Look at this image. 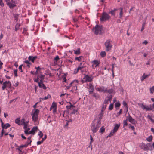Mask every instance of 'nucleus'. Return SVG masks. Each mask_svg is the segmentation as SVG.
Returning a JSON list of instances; mask_svg holds the SVG:
<instances>
[{
  "label": "nucleus",
  "mask_w": 154,
  "mask_h": 154,
  "mask_svg": "<svg viewBox=\"0 0 154 154\" xmlns=\"http://www.w3.org/2000/svg\"><path fill=\"white\" fill-rule=\"evenodd\" d=\"M97 90L99 91H101V92H102L103 91H104L106 92L107 91V90H104V88L103 87V88L100 87V88H97Z\"/></svg>",
  "instance_id": "19"
},
{
  "label": "nucleus",
  "mask_w": 154,
  "mask_h": 154,
  "mask_svg": "<svg viewBox=\"0 0 154 154\" xmlns=\"http://www.w3.org/2000/svg\"><path fill=\"white\" fill-rule=\"evenodd\" d=\"M122 8H121V11H120V13H119V16H120L119 18H121V17L122 16V15L123 14V12L122 11Z\"/></svg>",
  "instance_id": "44"
},
{
  "label": "nucleus",
  "mask_w": 154,
  "mask_h": 154,
  "mask_svg": "<svg viewBox=\"0 0 154 154\" xmlns=\"http://www.w3.org/2000/svg\"><path fill=\"white\" fill-rule=\"evenodd\" d=\"M44 75H41L40 76V79H44Z\"/></svg>",
  "instance_id": "60"
},
{
  "label": "nucleus",
  "mask_w": 154,
  "mask_h": 154,
  "mask_svg": "<svg viewBox=\"0 0 154 154\" xmlns=\"http://www.w3.org/2000/svg\"><path fill=\"white\" fill-rule=\"evenodd\" d=\"M112 42L110 39L107 40L105 42L104 45L107 51H109L111 50L112 46Z\"/></svg>",
  "instance_id": "4"
},
{
  "label": "nucleus",
  "mask_w": 154,
  "mask_h": 154,
  "mask_svg": "<svg viewBox=\"0 0 154 154\" xmlns=\"http://www.w3.org/2000/svg\"><path fill=\"white\" fill-rule=\"evenodd\" d=\"M129 128H131L132 130L134 131L135 130V128L132 126L131 124H129Z\"/></svg>",
  "instance_id": "41"
},
{
  "label": "nucleus",
  "mask_w": 154,
  "mask_h": 154,
  "mask_svg": "<svg viewBox=\"0 0 154 154\" xmlns=\"http://www.w3.org/2000/svg\"><path fill=\"white\" fill-rule=\"evenodd\" d=\"M101 122L100 120L98 121L96 123H94L93 122L91 125V129L93 133H96L98 129L100 126Z\"/></svg>",
  "instance_id": "2"
},
{
  "label": "nucleus",
  "mask_w": 154,
  "mask_h": 154,
  "mask_svg": "<svg viewBox=\"0 0 154 154\" xmlns=\"http://www.w3.org/2000/svg\"><path fill=\"white\" fill-rule=\"evenodd\" d=\"M0 5L2 7H3L4 4L2 2V0H0Z\"/></svg>",
  "instance_id": "49"
},
{
  "label": "nucleus",
  "mask_w": 154,
  "mask_h": 154,
  "mask_svg": "<svg viewBox=\"0 0 154 154\" xmlns=\"http://www.w3.org/2000/svg\"><path fill=\"white\" fill-rule=\"evenodd\" d=\"M150 93L152 94H153L154 92V86L151 87L150 88Z\"/></svg>",
  "instance_id": "31"
},
{
  "label": "nucleus",
  "mask_w": 154,
  "mask_h": 154,
  "mask_svg": "<svg viewBox=\"0 0 154 154\" xmlns=\"http://www.w3.org/2000/svg\"><path fill=\"white\" fill-rule=\"evenodd\" d=\"M69 112L72 114H75L77 112L78 109L75 108V106H66Z\"/></svg>",
  "instance_id": "6"
},
{
  "label": "nucleus",
  "mask_w": 154,
  "mask_h": 154,
  "mask_svg": "<svg viewBox=\"0 0 154 154\" xmlns=\"http://www.w3.org/2000/svg\"><path fill=\"white\" fill-rule=\"evenodd\" d=\"M46 138H47V136L46 135H45V136L44 138H42V140H42V142H43L44 141V140Z\"/></svg>",
  "instance_id": "58"
},
{
  "label": "nucleus",
  "mask_w": 154,
  "mask_h": 154,
  "mask_svg": "<svg viewBox=\"0 0 154 154\" xmlns=\"http://www.w3.org/2000/svg\"><path fill=\"white\" fill-rule=\"evenodd\" d=\"M15 122L18 125H20V118H18L16 119L15 120Z\"/></svg>",
  "instance_id": "24"
},
{
  "label": "nucleus",
  "mask_w": 154,
  "mask_h": 154,
  "mask_svg": "<svg viewBox=\"0 0 154 154\" xmlns=\"http://www.w3.org/2000/svg\"><path fill=\"white\" fill-rule=\"evenodd\" d=\"M43 142H42V140H41V141H38L37 142V145H39L42 143Z\"/></svg>",
  "instance_id": "56"
},
{
  "label": "nucleus",
  "mask_w": 154,
  "mask_h": 154,
  "mask_svg": "<svg viewBox=\"0 0 154 154\" xmlns=\"http://www.w3.org/2000/svg\"><path fill=\"white\" fill-rule=\"evenodd\" d=\"M117 10L116 9H114V10H112L109 12V14H111L112 15H114L115 14V11Z\"/></svg>",
  "instance_id": "34"
},
{
  "label": "nucleus",
  "mask_w": 154,
  "mask_h": 154,
  "mask_svg": "<svg viewBox=\"0 0 154 154\" xmlns=\"http://www.w3.org/2000/svg\"><path fill=\"white\" fill-rule=\"evenodd\" d=\"M19 16V15L18 14H15L14 15V17L15 18V20H16V21H17L18 20V17Z\"/></svg>",
  "instance_id": "47"
},
{
  "label": "nucleus",
  "mask_w": 154,
  "mask_h": 154,
  "mask_svg": "<svg viewBox=\"0 0 154 154\" xmlns=\"http://www.w3.org/2000/svg\"><path fill=\"white\" fill-rule=\"evenodd\" d=\"M83 68V66H82V67H80V66H79L78 67V68H77V69L76 70V72H75V71H74V74H76L78 71V70H80V69H82Z\"/></svg>",
  "instance_id": "32"
},
{
  "label": "nucleus",
  "mask_w": 154,
  "mask_h": 154,
  "mask_svg": "<svg viewBox=\"0 0 154 154\" xmlns=\"http://www.w3.org/2000/svg\"><path fill=\"white\" fill-rule=\"evenodd\" d=\"M82 56H80L79 57H76L75 58V60H78L79 61H81L82 60Z\"/></svg>",
  "instance_id": "30"
},
{
  "label": "nucleus",
  "mask_w": 154,
  "mask_h": 154,
  "mask_svg": "<svg viewBox=\"0 0 154 154\" xmlns=\"http://www.w3.org/2000/svg\"><path fill=\"white\" fill-rule=\"evenodd\" d=\"M17 69H15L14 71V76L15 77H17L18 76L17 74Z\"/></svg>",
  "instance_id": "39"
},
{
  "label": "nucleus",
  "mask_w": 154,
  "mask_h": 154,
  "mask_svg": "<svg viewBox=\"0 0 154 154\" xmlns=\"http://www.w3.org/2000/svg\"><path fill=\"white\" fill-rule=\"evenodd\" d=\"M7 5H8L9 7L11 8L15 7L16 5L14 4L13 0H11V1L7 3Z\"/></svg>",
  "instance_id": "12"
},
{
  "label": "nucleus",
  "mask_w": 154,
  "mask_h": 154,
  "mask_svg": "<svg viewBox=\"0 0 154 154\" xmlns=\"http://www.w3.org/2000/svg\"><path fill=\"white\" fill-rule=\"evenodd\" d=\"M147 117L149 119H150L151 121L152 122L153 121V120L152 119L151 116H150L149 115H148V116H147Z\"/></svg>",
  "instance_id": "53"
},
{
  "label": "nucleus",
  "mask_w": 154,
  "mask_h": 154,
  "mask_svg": "<svg viewBox=\"0 0 154 154\" xmlns=\"http://www.w3.org/2000/svg\"><path fill=\"white\" fill-rule=\"evenodd\" d=\"M20 23H17L16 24L15 27L17 28H19V27L20 26Z\"/></svg>",
  "instance_id": "55"
},
{
  "label": "nucleus",
  "mask_w": 154,
  "mask_h": 154,
  "mask_svg": "<svg viewBox=\"0 0 154 154\" xmlns=\"http://www.w3.org/2000/svg\"><path fill=\"white\" fill-rule=\"evenodd\" d=\"M121 104L119 102L116 103L115 104V106H120Z\"/></svg>",
  "instance_id": "54"
},
{
  "label": "nucleus",
  "mask_w": 154,
  "mask_h": 154,
  "mask_svg": "<svg viewBox=\"0 0 154 154\" xmlns=\"http://www.w3.org/2000/svg\"><path fill=\"white\" fill-rule=\"evenodd\" d=\"M25 119L23 118L21 120V121H20V125H22L23 124H25Z\"/></svg>",
  "instance_id": "38"
},
{
  "label": "nucleus",
  "mask_w": 154,
  "mask_h": 154,
  "mask_svg": "<svg viewBox=\"0 0 154 154\" xmlns=\"http://www.w3.org/2000/svg\"><path fill=\"white\" fill-rule=\"evenodd\" d=\"M94 89L93 85L91 84H90L89 85V89H90V90L93 91Z\"/></svg>",
  "instance_id": "29"
},
{
  "label": "nucleus",
  "mask_w": 154,
  "mask_h": 154,
  "mask_svg": "<svg viewBox=\"0 0 154 154\" xmlns=\"http://www.w3.org/2000/svg\"><path fill=\"white\" fill-rule=\"evenodd\" d=\"M109 100H108L106 98L105 99V100H104V102H103V104H108L109 103Z\"/></svg>",
  "instance_id": "40"
},
{
  "label": "nucleus",
  "mask_w": 154,
  "mask_h": 154,
  "mask_svg": "<svg viewBox=\"0 0 154 154\" xmlns=\"http://www.w3.org/2000/svg\"><path fill=\"white\" fill-rule=\"evenodd\" d=\"M150 75V74L149 73V74L146 75L145 73H144L141 77V81H143L145 79L148 78Z\"/></svg>",
  "instance_id": "15"
},
{
  "label": "nucleus",
  "mask_w": 154,
  "mask_h": 154,
  "mask_svg": "<svg viewBox=\"0 0 154 154\" xmlns=\"http://www.w3.org/2000/svg\"><path fill=\"white\" fill-rule=\"evenodd\" d=\"M24 132L26 134H31L29 133V131H28V130L27 128L25 129Z\"/></svg>",
  "instance_id": "36"
},
{
  "label": "nucleus",
  "mask_w": 154,
  "mask_h": 154,
  "mask_svg": "<svg viewBox=\"0 0 154 154\" xmlns=\"http://www.w3.org/2000/svg\"><path fill=\"white\" fill-rule=\"evenodd\" d=\"M112 95H111L106 98L110 102L111 100L112 99Z\"/></svg>",
  "instance_id": "42"
},
{
  "label": "nucleus",
  "mask_w": 154,
  "mask_h": 154,
  "mask_svg": "<svg viewBox=\"0 0 154 154\" xmlns=\"http://www.w3.org/2000/svg\"><path fill=\"white\" fill-rule=\"evenodd\" d=\"M38 129L37 127L35 126L32 129L29 131V133L34 134L36 131Z\"/></svg>",
  "instance_id": "14"
},
{
  "label": "nucleus",
  "mask_w": 154,
  "mask_h": 154,
  "mask_svg": "<svg viewBox=\"0 0 154 154\" xmlns=\"http://www.w3.org/2000/svg\"><path fill=\"white\" fill-rule=\"evenodd\" d=\"M67 122L69 123V122H71L72 121V119H69L68 120H66Z\"/></svg>",
  "instance_id": "63"
},
{
  "label": "nucleus",
  "mask_w": 154,
  "mask_h": 154,
  "mask_svg": "<svg viewBox=\"0 0 154 154\" xmlns=\"http://www.w3.org/2000/svg\"><path fill=\"white\" fill-rule=\"evenodd\" d=\"M93 77H92V75L89 76L88 75H85L83 79H85V82H91L93 80Z\"/></svg>",
  "instance_id": "8"
},
{
  "label": "nucleus",
  "mask_w": 154,
  "mask_h": 154,
  "mask_svg": "<svg viewBox=\"0 0 154 154\" xmlns=\"http://www.w3.org/2000/svg\"><path fill=\"white\" fill-rule=\"evenodd\" d=\"M42 88L44 89L45 90L47 88L44 84H42Z\"/></svg>",
  "instance_id": "51"
},
{
  "label": "nucleus",
  "mask_w": 154,
  "mask_h": 154,
  "mask_svg": "<svg viewBox=\"0 0 154 154\" xmlns=\"http://www.w3.org/2000/svg\"><path fill=\"white\" fill-rule=\"evenodd\" d=\"M38 135L39 136V138H42V137H43V133H42V132L41 131H40L38 133Z\"/></svg>",
  "instance_id": "37"
},
{
  "label": "nucleus",
  "mask_w": 154,
  "mask_h": 154,
  "mask_svg": "<svg viewBox=\"0 0 154 154\" xmlns=\"http://www.w3.org/2000/svg\"><path fill=\"white\" fill-rule=\"evenodd\" d=\"M74 53L76 55H79L80 53V48H78L77 50L76 51L74 50Z\"/></svg>",
  "instance_id": "21"
},
{
  "label": "nucleus",
  "mask_w": 154,
  "mask_h": 154,
  "mask_svg": "<svg viewBox=\"0 0 154 154\" xmlns=\"http://www.w3.org/2000/svg\"><path fill=\"white\" fill-rule=\"evenodd\" d=\"M143 109L146 111H154V106H141Z\"/></svg>",
  "instance_id": "11"
},
{
  "label": "nucleus",
  "mask_w": 154,
  "mask_h": 154,
  "mask_svg": "<svg viewBox=\"0 0 154 154\" xmlns=\"http://www.w3.org/2000/svg\"><path fill=\"white\" fill-rule=\"evenodd\" d=\"M107 90V91L105 92V93H108L109 94L112 93L113 91V90L112 89H110L108 90Z\"/></svg>",
  "instance_id": "33"
},
{
  "label": "nucleus",
  "mask_w": 154,
  "mask_h": 154,
  "mask_svg": "<svg viewBox=\"0 0 154 154\" xmlns=\"http://www.w3.org/2000/svg\"><path fill=\"white\" fill-rule=\"evenodd\" d=\"M44 80V79H40V82H38V86L39 87L42 88V84H43V82Z\"/></svg>",
  "instance_id": "22"
},
{
  "label": "nucleus",
  "mask_w": 154,
  "mask_h": 154,
  "mask_svg": "<svg viewBox=\"0 0 154 154\" xmlns=\"http://www.w3.org/2000/svg\"><path fill=\"white\" fill-rule=\"evenodd\" d=\"M93 29H95L94 33L96 35L100 34L101 32V28L98 25H96Z\"/></svg>",
  "instance_id": "7"
},
{
  "label": "nucleus",
  "mask_w": 154,
  "mask_h": 154,
  "mask_svg": "<svg viewBox=\"0 0 154 154\" xmlns=\"http://www.w3.org/2000/svg\"><path fill=\"white\" fill-rule=\"evenodd\" d=\"M151 146L150 144L149 143L147 144L143 143L141 147V148L144 150H147L149 149V147Z\"/></svg>",
  "instance_id": "9"
},
{
  "label": "nucleus",
  "mask_w": 154,
  "mask_h": 154,
  "mask_svg": "<svg viewBox=\"0 0 154 154\" xmlns=\"http://www.w3.org/2000/svg\"><path fill=\"white\" fill-rule=\"evenodd\" d=\"M35 68L36 69V71L35 72V74L36 75L38 74V72H40V70L42 69L39 66L38 67H35Z\"/></svg>",
  "instance_id": "18"
},
{
  "label": "nucleus",
  "mask_w": 154,
  "mask_h": 154,
  "mask_svg": "<svg viewBox=\"0 0 154 154\" xmlns=\"http://www.w3.org/2000/svg\"><path fill=\"white\" fill-rule=\"evenodd\" d=\"M127 119H128L129 121L132 124H135L136 123V122L135 120L132 118L131 116H129V117H127Z\"/></svg>",
  "instance_id": "13"
},
{
  "label": "nucleus",
  "mask_w": 154,
  "mask_h": 154,
  "mask_svg": "<svg viewBox=\"0 0 154 154\" xmlns=\"http://www.w3.org/2000/svg\"><path fill=\"white\" fill-rule=\"evenodd\" d=\"M120 124H115L114 125V128L112 131H111L107 137V138L111 137L117 131L119 128L120 126Z\"/></svg>",
  "instance_id": "3"
},
{
  "label": "nucleus",
  "mask_w": 154,
  "mask_h": 154,
  "mask_svg": "<svg viewBox=\"0 0 154 154\" xmlns=\"http://www.w3.org/2000/svg\"><path fill=\"white\" fill-rule=\"evenodd\" d=\"M152 139V136L150 135L148 137L146 138V140L149 142H151Z\"/></svg>",
  "instance_id": "25"
},
{
  "label": "nucleus",
  "mask_w": 154,
  "mask_h": 154,
  "mask_svg": "<svg viewBox=\"0 0 154 154\" xmlns=\"http://www.w3.org/2000/svg\"><path fill=\"white\" fill-rule=\"evenodd\" d=\"M36 107L34 106V109L32 110L31 115L32 120L34 122L35 124L38 125L39 123L38 116L39 112V110L35 109Z\"/></svg>",
  "instance_id": "1"
},
{
  "label": "nucleus",
  "mask_w": 154,
  "mask_h": 154,
  "mask_svg": "<svg viewBox=\"0 0 154 154\" xmlns=\"http://www.w3.org/2000/svg\"><path fill=\"white\" fill-rule=\"evenodd\" d=\"M28 60L29 61H31L33 63L34 62V60L33 59L32 56H29L28 57Z\"/></svg>",
  "instance_id": "28"
},
{
  "label": "nucleus",
  "mask_w": 154,
  "mask_h": 154,
  "mask_svg": "<svg viewBox=\"0 0 154 154\" xmlns=\"http://www.w3.org/2000/svg\"><path fill=\"white\" fill-rule=\"evenodd\" d=\"M10 84L9 88H11V82L9 81H6L4 82L2 84L3 86L2 87V88L3 90H5L6 88L7 87V84Z\"/></svg>",
  "instance_id": "10"
},
{
  "label": "nucleus",
  "mask_w": 154,
  "mask_h": 154,
  "mask_svg": "<svg viewBox=\"0 0 154 154\" xmlns=\"http://www.w3.org/2000/svg\"><path fill=\"white\" fill-rule=\"evenodd\" d=\"M25 63L28 64H31V63H30L29 61L27 60L25 61Z\"/></svg>",
  "instance_id": "61"
},
{
  "label": "nucleus",
  "mask_w": 154,
  "mask_h": 154,
  "mask_svg": "<svg viewBox=\"0 0 154 154\" xmlns=\"http://www.w3.org/2000/svg\"><path fill=\"white\" fill-rule=\"evenodd\" d=\"M32 141H30V142H29L28 143H26L24 145H23V146L24 147H26L27 146H28V145L31 143V142H32Z\"/></svg>",
  "instance_id": "48"
},
{
  "label": "nucleus",
  "mask_w": 154,
  "mask_h": 154,
  "mask_svg": "<svg viewBox=\"0 0 154 154\" xmlns=\"http://www.w3.org/2000/svg\"><path fill=\"white\" fill-rule=\"evenodd\" d=\"M23 125H24V129L27 128V125L26 123H25V124H23Z\"/></svg>",
  "instance_id": "52"
},
{
  "label": "nucleus",
  "mask_w": 154,
  "mask_h": 154,
  "mask_svg": "<svg viewBox=\"0 0 154 154\" xmlns=\"http://www.w3.org/2000/svg\"><path fill=\"white\" fill-rule=\"evenodd\" d=\"M23 66V65L22 64L19 66V69L20 70L21 72H23L22 69V66Z\"/></svg>",
  "instance_id": "43"
},
{
  "label": "nucleus",
  "mask_w": 154,
  "mask_h": 154,
  "mask_svg": "<svg viewBox=\"0 0 154 154\" xmlns=\"http://www.w3.org/2000/svg\"><path fill=\"white\" fill-rule=\"evenodd\" d=\"M145 24V23H143L142 28L141 29V32L143 31V30L144 29Z\"/></svg>",
  "instance_id": "45"
},
{
  "label": "nucleus",
  "mask_w": 154,
  "mask_h": 154,
  "mask_svg": "<svg viewBox=\"0 0 154 154\" xmlns=\"http://www.w3.org/2000/svg\"><path fill=\"white\" fill-rule=\"evenodd\" d=\"M105 129V128L103 126H102L100 128L99 131L101 133H103L104 132Z\"/></svg>",
  "instance_id": "26"
},
{
  "label": "nucleus",
  "mask_w": 154,
  "mask_h": 154,
  "mask_svg": "<svg viewBox=\"0 0 154 154\" xmlns=\"http://www.w3.org/2000/svg\"><path fill=\"white\" fill-rule=\"evenodd\" d=\"M34 82L38 83V82L39 78H37L34 79Z\"/></svg>",
  "instance_id": "50"
},
{
  "label": "nucleus",
  "mask_w": 154,
  "mask_h": 154,
  "mask_svg": "<svg viewBox=\"0 0 154 154\" xmlns=\"http://www.w3.org/2000/svg\"><path fill=\"white\" fill-rule=\"evenodd\" d=\"M93 97H94L96 99H98L100 98V96L99 94L97 93H94L93 95Z\"/></svg>",
  "instance_id": "23"
},
{
  "label": "nucleus",
  "mask_w": 154,
  "mask_h": 154,
  "mask_svg": "<svg viewBox=\"0 0 154 154\" xmlns=\"http://www.w3.org/2000/svg\"><path fill=\"white\" fill-rule=\"evenodd\" d=\"M122 112V109H120L119 111L117 113V114L118 115H119L120 114H121Z\"/></svg>",
  "instance_id": "57"
},
{
  "label": "nucleus",
  "mask_w": 154,
  "mask_h": 154,
  "mask_svg": "<svg viewBox=\"0 0 154 154\" xmlns=\"http://www.w3.org/2000/svg\"><path fill=\"white\" fill-rule=\"evenodd\" d=\"M57 104L56 103L54 102H53L51 106H57Z\"/></svg>",
  "instance_id": "62"
},
{
  "label": "nucleus",
  "mask_w": 154,
  "mask_h": 154,
  "mask_svg": "<svg viewBox=\"0 0 154 154\" xmlns=\"http://www.w3.org/2000/svg\"><path fill=\"white\" fill-rule=\"evenodd\" d=\"M123 127H124L125 126H127L128 125V123H127V120H124L123 122Z\"/></svg>",
  "instance_id": "35"
},
{
  "label": "nucleus",
  "mask_w": 154,
  "mask_h": 154,
  "mask_svg": "<svg viewBox=\"0 0 154 154\" xmlns=\"http://www.w3.org/2000/svg\"><path fill=\"white\" fill-rule=\"evenodd\" d=\"M100 56L102 57H104L106 55V53L105 51H102L100 53Z\"/></svg>",
  "instance_id": "27"
},
{
  "label": "nucleus",
  "mask_w": 154,
  "mask_h": 154,
  "mask_svg": "<svg viewBox=\"0 0 154 154\" xmlns=\"http://www.w3.org/2000/svg\"><path fill=\"white\" fill-rule=\"evenodd\" d=\"M92 62L94 63V64L96 65V67L98 66L100 63V62L97 60H94Z\"/></svg>",
  "instance_id": "20"
},
{
  "label": "nucleus",
  "mask_w": 154,
  "mask_h": 154,
  "mask_svg": "<svg viewBox=\"0 0 154 154\" xmlns=\"http://www.w3.org/2000/svg\"><path fill=\"white\" fill-rule=\"evenodd\" d=\"M57 106H51L50 110H53V112L54 113H55L56 112Z\"/></svg>",
  "instance_id": "17"
},
{
  "label": "nucleus",
  "mask_w": 154,
  "mask_h": 154,
  "mask_svg": "<svg viewBox=\"0 0 154 154\" xmlns=\"http://www.w3.org/2000/svg\"><path fill=\"white\" fill-rule=\"evenodd\" d=\"M110 18V17L108 14L106 12H103L102 13V17L100 18V20L101 21H107Z\"/></svg>",
  "instance_id": "5"
},
{
  "label": "nucleus",
  "mask_w": 154,
  "mask_h": 154,
  "mask_svg": "<svg viewBox=\"0 0 154 154\" xmlns=\"http://www.w3.org/2000/svg\"><path fill=\"white\" fill-rule=\"evenodd\" d=\"M10 126V125L8 123H7L4 125L3 124L2 125V128L3 129H7Z\"/></svg>",
  "instance_id": "16"
},
{
  "label": "nucleus",
  "mask_w": 154,
  "mask_h": 154,
  "mask_svg": "<svg viewBox=\"0 0 154 154\" xmlns=\"http://www.w3.org/2000/svg\"><path fill=\"white\" fill-rule=\"evenodd\" d=\"M60 59L58 56H57L54 58V60L55 61H57Z\"/></svg>",
  "instance_id": "46"
},
{
  "label": "nucleus",
  "mask_w": 154,
  "mask_h": 154,
  "mask_svg": "<svg viewBox=\"0 0 154 154\" xmlns=\"http://www.w3.org/2000/svg\"><path fill=\"white\" fill-rule=\"evenodd\" d=\"M123 105L124 106H127V104L126 102L125 101H123L122 102Z\"/></svg>",
  "instance_id": "59"
},
{
  "label": "nucleus",
  "mask_w": 154,
  "mask_h": 154,
  "mask_svg": "<svg viewBox=\"0 0 154 154\" xmlns=\"http://www.w3.org/2000/svg\"><path fill=\"white\" fill-rule=\"evenodd\" d=\"M90 140H91V143L93 141V138L91 135H90Z\"/></svg>",
  "instance_id": "64"
}]
</instances>
